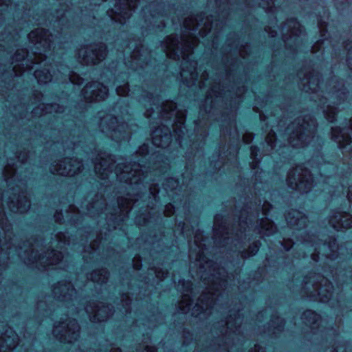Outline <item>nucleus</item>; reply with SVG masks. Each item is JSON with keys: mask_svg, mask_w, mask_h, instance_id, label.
I'll use <instances>...</instances> for the list:
<instances>
[{"mask_svg": "<svg viewBox=\"0 0 352 352\" xmlns=\"http://www.w3.org/2000/svg\"><path fill=\"white\" fill-rule=\"evenodd\" d=\"M329 223L336 230L352 227V216L349 213L337 212L331 217Z\"/></svg>", "mask_w": 352, "mask_h": 352, "instance_id": "nucleus-28", "label": "nucleus"}, {"mask_svg": "<svg viewBox=\"0 0 352 352\" xmlns=\"http://www.w3.org/2000/svg\"><path fill=\"white\" fill-rule=\"evenodd\" d=\"M47 68L42 69H36L34 72V76L39 84H45L48 82L54 80L57 82H70L73 85H81L83 83V78L78 75L69 72L68 74L61 76L60 78L56 76L55 74H52L50 69L52 68V65H47Z\"/></svg>", "mask_w": 352, "mask_h": 352, "instance_id": "nucleus-15", "label": "nucleus"}, {"mask_svg": "<svg viewBox=\"0 0 352 352\" xmlns=\"http://www.w3.org/2000/svg\"><path fill=\"white\" fill-rule=\"evenodd\" d=\"M319 28L321 32V38L312 47L313 52H316V51L319 50L324 51V43L327 41V39L324 38V36H325V32H327V30L323 28L322 22L319 23Z\"/></svg>", "mask_w": 352, "mask_h": 352, "instance_id": "nucleus-35", "label": "nucleus"}, {"mask_svg": "<svg viewBox=\"0 0 352 352\" xmlns=\"http://www.w3.org/2000/svg\"><path fill=\"white\" fill-rule=\"evenodd\" d=\"M137 52H133V54L131 56V67L133 69H136L137 67L134 65H140V67H142V64H140L139 62L140 60V58H137Z\"/></svg>", "mask_w": 352, "mask_h": 352, "instance_id": "nucleus-47", "label": "nucleus"}, {"mask_svg": "<svg viewBox=\"0 0 352 352\" xmlns=\"http://www.w3.org/2000/svg\"><path fill=\"white\" fill-rule=\"evenodd\" d=\"M254 139L253 134L251 133H246L243 135V141L245 144H250Z\"/></svg>", "mask_w": 352, "mask_h": 352, "instance_id": "nucleus-50", "label": "nucleus"}, {"mask_svg": "<svg viewBox=\"0 0 352 352\" xmlns=\"http://www.w3.org/2000/svg\"><path fill=\"white\" fill-rule=\"evenodd\" d=\"M27 56L28 54L26 51L23 50H17L12 58V63L23 62Z\"/></svg>", "mask_w": 352, "mask_h": 352, "instance_id": "nucleus-41", "label": "nucleus"}, {"mask_svg": "<svg viewBox=\"0 0 352 352\" xmlns=\"http://www.w3.org/2000/svg\"><path fill=\"white\" fill-rule=\"evenodd\" d=\"M208 74L206 72L203 73L201 76V81L199 83V87L201 89H204L206 87L207 81H208Z\"/></svg>", "mask_w": 352, "mask_h": 352, "instance_id": "nucleus-48", "label": "nucleus"}, {"mask_svg": "<svg viewBox=\"0 0 352 352\" xmlns=\"http://www.w3.org/2000/svg\"><path fill=\"white\" fill-rule=\"evenodd\" d=\"M155 108L159 118L165 124L162 122L161 126L153 131L151 135L153 145L165 148L170 145L174 137L180 147H182L186 111L179 110L176 103L173 101H166Z\"/></svg>", "mask_w": 352, "mask_h": 352, "instance_id": "nucleus-4", "label": "nucleus"}, {"mask_svg": "<svg viewBox=\"0 0 352 352\" xmlns=\"http://www.w3.org/2000/svg\"><path fill=\"white\" fill-rule=\"evenodd\" d=\"M107 47L103 43H95L89 47L80 49L78 52L79 61L85 65H96L104 59Z\"/></svg>", "mask_w": 352, "mask_h": 352, "instance_id": "nucleus-16", "label": "nucleus"}, {"mask_svg": "<svg viewBox=\"0 0 352 352\" xmlns=\"http://www.w3.org/2000/svg\"><path fill=\"white\" fill-rule=\"evenodd\" d=\"M163 186L168 193V191L177 190L179 186V182L173 177H170L166 179L163 183Z\"/></svg>", "mask_w": 352, "mask_h": 352, "instance_id": "nucleus-38", "label": "nucleus"}, {"mask_svg": "<svg viewBox=\"0 0 352 352\" xmlns=\"http://www.w3.org/2000/svg\"><path fill=\"white\" fill-rule=\"evenodd\" d=\"M344 48L347 50L346 61L348 66L352 70V41L345 43Z\"/></svg>", "mask_w": 352, "mask_h": 352, "instance_id": "nucleus-43", "label": "nucleus"}, {"mask_svg": "<svg viewBox=\"0 0 352 352\" xmlns=\"http://www.w3.org/2000/svg\"><path fill=\"white\" fill-rule=\"evenodd\" d=\"M338 1V3H340V4H350L351 3V0H336Z\"/></svg>", "mask_w": 352, "mask_h": 352, "instance_id": "nucleus-61", "label": "nucleus"}, {"mask_svg": "<svg viewBox=\"0 0 352 352\" xmlns=\"http://www.w3.org/2000/svg\"><path fill=\"white\" fill-rule=\"evenodd\" d=\"M202 241V232L197 230L194 233V243L197 249L195 251V259L199 265L201 278L207 286V292L201 295L194 306L192 314L195 316L207 311L210 312L214 309L217 301L221 295L220 292L224 289L227 284L224 276L221 275V269L217 268L215 264L206 261L204 255L205 245Z\"/></svg>", "mask_w": 352, "mask_h": 352, "instance_id": "nucleus-3", "label": "nucleus"}, {"mask_svg": "<svg viewBox=\"0 0 352 352\" xmlns=\"http://www.w3.org/2000/svg\"><path fill=\"white\" fill-rule=\"evenodd\" d=\"M182 233H183V234H184V235H186V239H187V241H188V243H190V241H191L192 238H191V237H189V236H188V234H186V230H185V228H184V227L182 228Z\"/></svg>", "mask_w": 352, "mask_h": 352, "instance_id": "nucleus-62", "label": "nucleus"}, {"mask_svg": "<svg viewBox=\"0 0 352 352\" xmlns=\"http://www.w3.org/2000/svg\"><path fill=\"white\" fill-rule=\"evenodd\" d=\"M288 226L300 230L307 226V217L296 210H292L285 217Z\"/></svg>", "mask_w": 352, "mask_h": 352, "instance_id": "nucleus-27", "label": "nucleus"}, {"mask_svg": "<svg viewBox=\"0 0 352 352\" xmlns=\"http://www.w3.org/2000/svg\"><path fill=\"white\" fill-rule=\"evenodd\" d=\"M62 217H63V214L61 213H59V212H56L55 214H54V219H55V221L57 222V223H61V221H62Z\"/></svg>", "mask_w": 352, "mask_h": 352, "instance_id": "nucleus-57", "label": "nucleus"}, {"mask_svg": "<svg viewBox=\"0 0 352 352\" xmlns=\"http://www.w3.org/2000/svg\"><path fill=\"white\" fill-rule=\"evenodd\" d=\"M285 29H287V34L283 36L285 43L288 42L289 37V38H294L296 42L304 33L302 26L296 19H290L285 23L280 30L282 34Z\"/></svg>", "mask_w": 352, "mask_h": 352, "instance_id": "nucleus-25", "label": "nucleus"}, {"mask_svg": "<svg viewBox=\"0 0 352 352\" xmlns=\"http://www.w3.org/2000/svg\"><path fill=\"white\" fill-rule=\"evenodd\" d=\"M100 127L102 132L107 133L113 140L117 142H129L131 131L127 123L120 122L118 118L111 114L100 116Z\"/></svg>", "mask_w": 352, "mask_h": 352, "instance_id": "nucleus-11", "label": "nucleus"}, {"mask_svg": "<svg viewBox=\"0 0 352 352\" xmlns=\"http://www.w3.org/2000/svg\"><path fill=\"white\" fill-rule=\"evenodd\" d=\"M218 223H219V217L216 216L214 217V232H215V234H214L215 237L218 234L217 228L218 226Z\"/></svg>", "mask_w": 352, "mask_h": 352, "instance_id": "nucleus-55", "label": "nucleus"}, {"mask_svg": "<svg viewBox=\"0 0 352 352\" xmlns=\"http://www.w3.org/2000/svg\"><path fill=\"white\" fill-rule=\"evenodd\" d=\"M38 260L39 261L38 268L57 270L65 267V265H63V253L58 250L43 251L42 256H39Z\"/></svg>", "mask_w": 352, "mask_h": 352, "instance_id": "nucleus-19", "label": "nucleus"}, {"mask_svg": "<svg viewBox=\"0 0 352 352\" xmlns=\"http://www.w3.org/2000/svg\"><path fill=\"white\" fill-rule=\"evenodd\" d=\"M54 297L59 301H74L76 298V290L70 282H59L52 289Z\"/></svg>", "mask_w": 352, "mask_h": 352, "instance_id": "nucleus-21", "label": "nucleus"}, {"mask_svg": "<svg viewBox=\"0 0 352 352\" xmlns=\"http://www.w3.org/2000/svg\"><path fill=\"white\" fill-rule=\"evenodd\" d=\"M303 246L309 250L311 259L316 262L320 260V254L330 260L338 258L339 247L335 239H329L328 243L323 242L316 235H306V238L300 240Z\"/></svg>", "mask_w": 352, "mask_h": 352, "instance_id": "nucleus-10", "label": "nucleus"}, {"mask_svg": "<svg viewBox=\"0 0 352 352\" xmlns=\"http://www.w3.org/2000/svg\"><path fill=\"white\" fill-rule=\"evenodd\" d=\"M239 320V318H234V324H233V318L232 317V316H230V318H228V320L226 321V326H227V329H230V331H233V332H236L238 331V327H239V326L238 325H236L237 323H238V320Z\"/></svg>", "mask_w": 352, "mask_h": 352, "instance_id": "nucleus-44", "label": "nucleus"}, {"mask_svg": "<svg viewBox=\"0 0 352 352\" xmlns=\"http://www.w3.org/2000/svg\"><path fill=\"white\" fill-rule=\"evenodd\" d=\"M142 198V195L138 193L136 195V197L124 199L120 198L118 200V209L122 213V217L121 218L122 221H124V219L127 217L129 212L133 208V205L135 204L139 199Z\"/></svg>", "mask_w": 352, "mask_h": 352, "instance_id": "nucleus-31", "label": "nucleus"}, {"mask_svg": "<svg viewBox=\"0 0 352 352\" xmlns=\"http://www.w3.org/2000/svg\"><path fill=\"white\" fill-rule=\"evenodd\" d=\"M343 194H346V197L348 198V200L352 203V188L351 187H349L347 188L346 190H345L344 192H342Z\"/></svg>", "mask_w": 352, "mask_h": 352, "instance_id": "nucleus-53", "label": "nucleus"}, {"mask_svg": "<svg viewBox=\"0 0 352 352\" xmlns=\"http://www.w3.org/2000/svg\"><path fill=\"white\" fill-rule=\"evenodd\" d=\"M28 38L30 42L34 45V48L36 50L34 53L36 56L34 61L31 62V65L26 64L28 70H32L35 65H43L45 67L47 54L52 49H54L53 35L47 30L37 28L28 34Z\"/></svg>", "mask_w": 352, "mask_h": 352, "instance_id": "nucleus-9", "label": "nucleus"}, {"mask_svg": "<svg viewBox=\"0 0 352 352\" xmlns=\"http://www.w3.org/2000/svg\"><path fill=\"white\" fill-rule=\"evenodd\" d=\"M108 87L103 84L92 82L86 85L81 94L87 102H97L104 100L108 95Z\"/></svg>", "mask_w": 352, "mask_h": 352, "instance_id": "nucleus-20", "label": "nucleus"}, {"mask_svg": "<svg viewBox=\"0 0 352 352\" xmlns=\"http://www.w3.org/2000/svg\"><path fill=\"white\" fill-rule=\"evenodd\" d=\"M80 327L75 319L56 324L53 329L54 336L61 342L72 343L79 337Z\"/></svg>", "mask_w": 352, "mask_h": 352, "instance_id": "nucleus-14", "label": "nucleus"}, {"mask_svg": "<svg viewBox=\"0 0 352 352\" xmlns=\"http://www.w3.org/2000/svg\"><path fill=\"white\" fill-rule=\"evenodd\" d=\"M167 273H166V275H164V273L162 274V275H160V272H156V276L160 278V280H163L166 277Z\"/></svg>", "mask_w": 352, "mask_h": 352, "instance_id": "nucleus-60", "label": "nucleus"}, {"mask_svg": "<svg viewBox=\"0 0 352 352\" xmlns=\"http://www.w3.org/2000/svg\"><path fill=\"white\" fill-rule=\"evenodd\" d=\"M270 28L267 27L265 28V31L269 34L270 36L271 37H275L277 35V32L275 30L270 31Z\"/></svg>", "mask_w": 352, "mask_h": 352, "instance_id": "nucleus-56", "label": "nucleus"}, {"mask_svg": "<svg viewBox=\"0 0 352 352\" xmlns=\"http://www.w3.org/2000/svg\"><path fill=\"white\" fill-rule=\"evenodd\" d=\"M2 230L4 232L5 236H8L10 237L11 232H10V226H6L5 228H2Z\"/></svg>", "mask_w": 352, "mask_h": 352, "instance_id": "nucleus-59", "label": "nucleus"}, {"mask_svg": "<svg viewBox=\"0 0 352 352\" xmlns=\"http://www.w3.org/2000/svg\"><path fill=\"white\" fill-rule=\"evenodd\" d=\"M83 170L82 161L78 159L65 158L56 164L52 165L50 171L53 174L73 177Z\"/></svg>", "mask_w": 352, "mask_h": 352, "instance_id": "nucleus-17", "label": "nucleus"}, {"mask_svg": "<svg viewBox=\"0 0 352 352\" xmlns=\"http://www.w3.org/2000/svg\"><path fill=\"white\" fill-rule=\"evenodd\" d=\"M109 276V272L106 269H100L92 272L88 278L91 279L94 283L102 285L107 282Z\"/></svg>", "mask_w": 352, "mask_h": 352, "instance_id": "nucleus-33", "label": "nucleus"}, {"mask_svg": "<svg viewBox=\"0 0 352 352\" xmlns=\"http://www.w3.org/2000/svg\"><path fill=\"white\" fill-rule=\"evenodd\" d=\"M259 150L256 146H251L250 148V157L252 160V162L251 164V166L253 169H255L257 166V164L259 162V159L258 158V153Z\"/></svg>", "mask_w": 352, "mask_h": 352, "instance_id": "nucleus-39", "label": "nucleus"}, {"mask_svg": "<svg viewBox=\"0 0 352 352\" xmlns=\"http://www.w3.org/2000/svg\"><path fill=\"white\" fill-rule=\"evenodd\" d=\"M133 267L135 270H139L141 267V263H140V261H139L138 263H134L133 265Z\"/></svg>", "mask_w": 352, "mask_h": 352, "instance_id": "nucleus-63", "label": "nucleus"}, {"mask_svg": "<svg viewBox=\"0 0 352 352\" xmlns=\"http://www.w3.org/2000/svg\"><path fill=\"white\" fill-rule=\"evenodd\" d=\"M317 123L311 115L298 118L289 124L287 133L289 134V144L294 148H303L311 144L314 140Z\"/></svg>", "mask_w": 352, "mask_h": 352, "instance_id": "nucleus-7", "label": "nucleus"}, {"mask_svg": "<svg viewBox=\"0 0 352 352\" xmlns=\"http://www.w3.org/2000/svg\"><path fill=\"white\" fill-rule=\"evenodd\" d=\"M18 344V338L12 330L6 329L0 333V352L12 350Z\"/></svg>", "mask_w": 352, "mask_h": 352, "instance_id": "nucleus-29", "label": "nucleus"}, {"mask_svg": "<svg viewBox=\"0 0 352 352\" xmlns=\"http://www.w3.org/2000/svg\"><path fill=\"white\" fill-rule=\"evenodd\" d=\"M16 174V168L6 166L3 170V177L7 183L9 182V180L12 179Z\"/></svg>", "mask_w": 352, "mask_h": 352, "instance_id": "nucleus-40", "label": "nucleus"}, {"mask_svg": "<svg viewBox=\"0 0 352 352\" xmlns=\"http://www.w3.org/2000/svg\"><path fill=\"white\" fill-rule=\"evenodd\" d=\"M142 155H146L148 153V146L146 144H143L138 151Z\"/></svg>", "mask_w": 352, "mask_h": 352, "instance_id": "nucleus-51", "label": "nucleus"}, {"mask_svg": "<svg viewBox=\"0 0 352 352\" xmlns=\"http://www.w3.org/2000/svg\"><path fill=\"white\" fill-rule=\"evenodd\" d=\"M276 134L272 131L265 138V142L267 145L271 148V149H274L276 146Z\"/></svg>", "mask_w": 352, "mask_h": 352, "instance_id": "nucleus-45", "label": "nucleus"}, {"mask_svg": "<svg viewBox=\"0 0 352 352\" xmlns=\"http://www.w3.org/2000/svg\"><path fill=\"white\" fill-rule=\"evenodd\" d=\"M107 209L105 200L101 198L100 200H96L87 205L86 213L87 214L94 217L102 214H106Z\"/></svg>", "mask_w": 352, "mask_h": 352, "instance_id": "nucleus-32", "label": "nucleus"}, {"mask_svg": "<svg viewBox=\"0 0 352 352\" xmlns=\"http://www.w3.org/2000/svg\"><path fill=\"white\" fill-rule=\"evenodd\" d=\"M302 320L305 325L309 326L313 333H317L322 327V320L320 316L311 310L305 311L302 315Z\"/></svg>", "mask_w": 352, "mask_h": 352, "instance_id": "nucleus-30", "label": "nucleus"}, {"mask_svg": "<svg viewBox=\"0 0 352 352\" xmlns=\"http://www.w3.org/2000/svg\"><path fill=\"white\" fill-rule=\"evenodd\" d=\"M226 94L223 93V90L221 89L219 84H215L211 86V87L207 91L206 101H210L213 102L212 98H215V100L223 98Z\"/></svg>", "mask_w": 352, "mask_h": 352, "instance_id": "nucleus-34", "label": "nucleus"}, {"mask_svg": "<svg viewBox=\"0 0 352 352\" xmlns=\"http://www.w3.org/2000/svg\"><path fill=\"white\" fill-rule=\"evenodd\" d=\"M272 205L268 202H265L262 206L263 214L265 217L261 218L260 220L257 219L258 212H256L255 214L249 213L247 209L241 211L240 217H239V226L240 235H247V232L254 231L262 236H269L273 234L276 230L272 221L267 218L269 215L270 208Z\"/></svg>", "mask_w": 352, "mask_h": 352, "instance_id": "nucleus-6", "label": "nucleus"}, {"mask_svg": "<svg viewBox=\"0 0 352 352\" xmlns=\"http://www.w3.org/2000/svg\"><path fill=\"white\" fill-rule=\"evenodd\" d=\"M212 23L205 14L190 15L183 22V27L188 32V36L179 38L176 35H170L162 43V47L166 56L173 60L182 59L180 75L188 86L195 85L198 80L197 63L191 58L198 39L195 33L204 37L212 28Z\"/></svg>", "mask_w": 352, "mask_h": 352, "instance_id": "nucleus-1", "label": "nucleus"}, {"mask_svg": "<svg viewBox=\"0 0 352 352\" xmlns=\"http://www.w3.org/2000/svg\"><path fill=\"white\" fill-rule=\"evenodd\" d=\"M300 78V85L302 89L305 92H311L316 95L311 98L318 106L320 107L324 114L327 120L333 122L336 120L337 113V107L344 102L348 96V92L343 85L340 88L333 87L331 90L326 93L324 96L323 91L320 90V76L318 72L313 69L306 71L302 78H301V72L298 74Z\"/></svg>", "mask_w": 352, "mask_h": 352, "instance_id": "nucleus-5", "label": "nucleus"}, {"mask_svg": "<svg viewBox=\"0 0 352 352\" xmlns=\"http://www.w3.org/2000/svg\"><path fill=\"white\" fill-rule=\"evenodd\" d=\"M14 199L16 200L11 199L8 202V206L12 212L23 213L29 210L30 201L26 192H21Z\"/></svg>", "mask_w": 352, "mask_h": 352, "instance_id": "nucleus-26", "label": "nucleus"}, {"mask_svg": "<svg viewBox=\"0 0 352 352\" xmlns=\"http://www.w3.org/2000/svg\"><path fill=\"white\" fill-rule=\"evenodd\" d=\"M287 183L292 189H295L302 193H307L314 186V178L307 168H305L303 165H299L294 170L289 172Z\"/></svg>", "mask_w": 352, "mask_h": 352, "instance_id": "nucleus-12", "label": "nucleus"}, {"mask_svg": "<svg viewBox=\"0 0 352 352\" xmlns=\"http://www.w3.org/2000/svg\"><path fill=\"white\" fill-rule=\"evenodd\" d=\"M154 109L153 108H151V109H148L146 110V113H145V116L147 117V118H151L153 116V114L154 113Z\"/></svg>", "mask_w": 352, "mask_h": 352, "instance_id": "nucleus-58", "label": "nucleus"}, {"mask_svg": "<svg viewBox=\"0 0 352 352\" xmlns=\"http://www.w3.org/2000/svg\"><path fill=\"white\" fill-rule=\"evenodd\" d=\"M11 0H0V23L2 22L6 15L11 10Z\"/></svg>", "mask_w": 352, "mask_h": 352, "instance_id": "nucleus-36", "label": "nucleus"}, {"mask_svg": "<svg viewBox=\"0 0 352 352\" xmlns=\"http://www.w3.org/2000/svg\"><path fill=\"white\" fill-rule=\"evenodd\" d=\"M178 289L182 293V300L179 302V309L186 314L191 309L195 298L192 294V284L188 281L179 280Z\"/></svg>", "mask_w": 352, "mask_h": 352, "instance_id": "nucleus-22", "label": "nucleus"}, {"mask_svg": "<svg viewBox=\"0 0 352 352\" xmlns=\"http://www.w3.org/2000/svg\"><path fill=\"white\" fill-rule=\"evenodd\" d=\"M110 352H121V349L120 348L111 349Z\"/></svg>", "mask_w": 352, "mask_h": 352, "instance_id": "nucleus-64", "label": "nucleus"}, {"mask_svg": "<svg viewBox=\"0 0 352 352\" xmlns=\"http://www.w3.org/2000/svg\"><path fill=\"white\" fill-rule=\"evenodd\" d=\"M15 252L17 253L23 262L27 265H35V267H38L39 256H42L43 251L41 253L38 252V250H36L34 245L28 243V248L23 250V248L20 247L19 249L15 248Z\"/></svg>", "mask_w": 352, "mask_h": 352, "instance_id": "nucleus-24", "label": "nucleus"}, {"mask_svg": "<svg viewBox=\"0 0 352 352\" xmlns=\"http://www.w3.org/2000/svg\"><path fill=\"white\" fill-rule=\"evenodd\" d=\"M164 212V214L167 217H170L172 214H173L175 212L173 206L171 204L166 205Z\"/></svg>", "mask_w": 352, "mask_h": 352, "instance_id": "nucleus-49", "label": "nucleus"}, {"mask_svg": "<svg viewBox=\"0 0 352 352\" xmlns=\"http://www.w3.org/2000/svg\"><path fill=\"white\" fill-rule=\"evenodd\" d=\"M250 352H265V349L259 344H255L253 349L250 350Z\"/></svg>", "mask_w": 352, "mask_h": 352, "instance_id": "nucleus-54", "label": "nucleus"}, {"mask_svg": "<svg viewBox=\"0 0 352 352\" xmlns=\"http://www.w3.org/2000/svg\"><path fill=\"white\" fill-rule=\"evenodd\" d=\"M309 284L313 286V296H318L317 299L322 302H330L333 294V287L327 278L316 275L305 280L306 287Z\"/></svg>", "mask_w": 352, "mask_h": 352, "instance_id": "nucleus-13", "label": "nucleus"}, {"mask_svg": "<svg viewBox=\"0 0 352 352\" xmlns=\"http://www.w3.org/2000/svg\"><path fill=\"white\" fill-rule=\"evenodd\" d=\"M142 1L146 2L150 1L148 6H146L144 8V12L148 9L156 8V10L152 11L151 14V17L153 19L162 17V14L160 12L162 7L161 4L155 3V0ZM140 1L141 0H119L116 2L114 9L108 10L107 14L113 21L120 24H124L126 20L131 17L132 12L135 11L138 5L140 3Z\"/></svg>", "mask_w": 352, "mask_h": 352, "instance_id": "nucleus-8", "label": "nucleus"}, {"mask_svg": "<svg viewBox=\"0 0 352 352\" xmlns=\"http://www.w3.org/2000/svg\"><path fill=\"white\" fill-rule=\"evenodd\" d=\"M260 245L261 243L259 241L254 243L253 244L250 245L248 250L242 251L241 252V257L243 258H246L248 257L254 256L258 251Z\"/></svg>", "mask_w": 352, "mask_h": 352, "instance_id": "nucleus-37", "label": "nucleus"}, {"mask_svg": "<svg viewBox=\"0 0 352 352\" xmlns=\"http://www.w3.org/2000/svg\"><path fill=\"white\" fill-rule=\"evenodd\" d=\"M89 320L93 322H100L107 320L113 315L112 307L102 302H91L85 307Z\"/></svg>", "mask_w": 352, "mask_h": 352, "instance_id": "nucleus-18", "label": "nucleus"}, {"mask_svg": "<svg viewBox=\"0 0 352 352\" xmlns=\"http://www.w3.org/2000/svg\"><path fill=\"white\" fill-rule=\"evenodd\" d=\"M347 127L331 128V138L338 144L340 148H344L352 142L349 131L352 132V118L347 123Z\"/></svg>", "mask_w": 352, "mask_h": 352, "instance_id": "nucleus-23", "label": "nucleus"}, {"mask_svg": "<svg viewBox=\"0 0 352 352\" xmlns=\"http://www.w3.org/2000/svg\"><path fill=\"white\" fill-rule=\"evenodd\" d=\"M116 92L118 95L124 96L129 94V88L127 82L123 85H116Z\"/></svg>", "mask_w": 352, "mask_h": 352, "instance_id": "nucleus-46", "label": "nucleus"}, {"mask_svg": "<svg viewBox=\"0 0 352 352\" xmlns=\"http://www.w3.org/2000/svg\"><path fill=\"white\" fill-rule=\"evenodd\" d=\"M271 324L277 331H282L285 325V321L281 318L277 316L271 320Z\"/></svg>", "mask_w": 352, "mask_h": 352, "instance_id": "nucleus-42", "label": "nucleus"}, {"mask_svg": "<svg viewBox=\"0 0 352 352\" xmlns=\"http://www.w3.org/2000/svg\"><path fill=\"white\" fill-rule=\"evenodd\" d=\"M60 107H58V105H56V104H50V105H48L46 107V112L45 113H47L48 111L49 112H51L52 110H54L56 112H60V111L58 110Z\"/></svg>", "mask_w": 352, "mask_h": 352, "instance_id": "nucleus-52", "label": "nucleus"}, {"mask_svg": "<svg viewBox=\"0 0 352 352\" xmlns=\"http://www.w3.org/2000/svg\"><path fill=\"white\" fill-rule=\"evenodd\" d=\"M116 161L114 156L105 152L101 153L94 162V170L101 179H108L110 175L114 174L116 179L131 186L133 189L142 190L148 188L149 194L155 201H158L159 190L154 182L157 181L153 176L166 173L168 164L163 162V165L155 164L153 170H148L144 166L140 163L126 164Z\"/></svg>", "mask_w": 352, "mask_h": 352, "instance_id": "nucleus-2", "label": "nucleus"}]
</instances>
